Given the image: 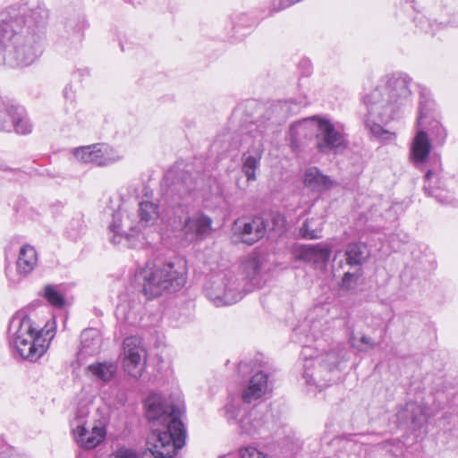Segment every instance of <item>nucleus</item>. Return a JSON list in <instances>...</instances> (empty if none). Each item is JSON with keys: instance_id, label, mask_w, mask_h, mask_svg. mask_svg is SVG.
Returning <instances> with one entry per match:
<instances>
[{"instance_id": "f257e3e1", "label": "nucleus", "mask_w": 458, "mask_h": 458, "mask_svg": "<svg viewBox=\"0 0 458 458\" xmlns=\"http://www.w3.org/2000/svg\"><path fill=\"white\" fill-rule=\"evenodd\" d=\"M410 84L411 79L404 73L387 74L363 97L367 108L365 126L373 137L382 142H390L396 138L394 132L384 129L382 124L395 119L410 105Z\"/></svg>"}, {"instance_id": "f03ea898", "label": "nucleus", "mask_w": 458, "mask_h": 458, "mask_svg": "<svg viewBox=\"0 0 458 458\" xmlns=\"http://www.w3.org/2000/svg\"><path fill=\"white\" fill-rule=\"evenodd\" d=\"M145 408L151 430L147 439L150 455L153 458H174L186 439L184 425L178 418L179 408L168 404L157 394L146 399Z\"/></svg>"}, {"instance_id": "7ed1b4c3", "label": "nucleus", "mask_w": 458, "mask_h": 458, "mask_svg": "<svg viewBox=\"0 0 458 458\" xmlns=\"http://www.w3.org/2000/svg\"><path fill=\"white\" fill-rule=\"evenodd\" d=\"M25 23L13 8L0 15V64L27 66L42 53L41 36Z\"/></svg>"}, {"instance_id": "20e7f679", "label": "nucleus", "mask_w": 458, "mask_h": 458, "mask_svg": "<svg viewBox=\"0 0 458 458\" xmlns=\"http://www.w3.org/2000/svg\"><path fill=\"white\" fill-rule=\"evenodd\" d=\"M10 344L23 360L35 361L47 351L55 335V323H47L41 330L34 327L31 319L23 315L14 316L8 328Z\"/></svg>"}, {"instance_id": "39448f33", "label": "nucleus", "mask_w": 458, "mask_h": 458, "mask_svg": "<svg viewBox=\"0 0 458 458\" xmlns=\"http://www.w3.org/2000/svg\"><path fill=\"white\" fill-rule=\"evenodd\" d=\"M138 277L142 284L143 293L148 299L175 293L186 283L184 267L172 262L147 265L140 270Z\"/></svg>"}, {"instance_id": "423d86ee", "label": "nucleus", "mask_w": 458, "mask_h": 458, "mask_svg": "<svg viewBox=\"0 0 458 458\" xmlns=\"http://www.w3.org/2000/svg\"><path fill=\"white\" fill-rule=\"evenodd\" d=\"M207 297L216 305H232L242 298L241 283L231 272L216 276L205 286Z\"/></svg>"}, {"instance_id": "0eeeda50", "label": "nucleus", "mask_w": 458, "mask_h": 458, "mask_svg": "<svg viewBox=\"0 0 458 458\" xmlns=\"http://www.w3.org/2000/svg\"><path fill=\"white\" fill-rule=\"evenodd\" d=\"M340 361V357L335 352H329L325 358L316 360H308L304 364L303 378L310 386L321 391L333 381V373Z\"/></svg>"}, {"instance_id": "6e6552de", "label": "nucleus", "mask_w": 458, "mask_h": 458, "mask_svg": "<svg viewBox=\"0 0 458 458\" xmlns=\"http://www.w3.org/2000/svg\"><path fill=\"white\" fill-rule=\"evenodd\" d=\"M317 121V148L326 155L338 154L347 148V140L343 129L326 118L313 117Z\"/></svg>"}, {"instance_id": "1a4fd4ad", "label": "nucleus", "mask_w": 458, "mask_h": 458, "mask_svg": "<svg viewBox=\"0 0 458 458\" xmlns=\"http://www.w3.org/2000/svg\"><path fill=\"white\" fill-rule=\"evenodd\" d=\"M225 413L228 421H236L239 425L240 432L249 436L260 434L266 428L268 421L267 411L259 408H253L242 415V410L240 405L230 403L225 406Z\"/></svg>"}, {"instance_id": "9d476101", "label": "nucleus", "mask_w": 458, "mask_h": 458, "mask_svg": "<svg viewBox=\"0 0 458 458\" xmlns=\"http://www.w3.org/2000/svg\"><path fill=\"white\" fill-rule=\"evenodd\" d=\"M425 193L435 199L443 206L456 207L458 200L442 176L441 163L438 157L434 158V167L427 170L424 183Z\"/></svg>"}, {"instance_id": "9b49d317", "label": "nucleus", "mask_w": 458, "mask_h": 458, "mask_svg": "<svg viewBox=\"0 0 458 458\" xmlns=\"http://www.w3.org/2000/svg\"><path fill=\"white\" fill-rule=\"evenodd\" d=\"M434 415L435 412L422 401H410L398 408L396 419L400 426L420 429L427 425L428 420Z\"/></svg>"}, {"instance_id": "f8f14e48", "label": "nucleus", "mask_w": 458, "mask_h": 458, "mask_svg": "<svg viewBox=\"0 0 458 458\" xmlns=\"http://www.w3.org/2000/svg\"><path fill=\"white\" fill-rule=\"evenodd\" d=\"M165 181L169 182L166 198L169 199L170 206L173 208H181L182 201L191 194L196 187L191 175L187 173L176 174L175 172L170 171L165 174Z\"/></svg>"}, {"instance_id": "ddd939ff", "label": "nucleus", "mask_w": 458, "mask_h": 458, "mask_svg": "<svg viewBox=\"0 0 458 458\" xmlns=\"http://www.w3.org/2000/svg\"><path fill=\"white\" fill-rule=\"evenodd\" d=\"M123 344L124 370L132 377H140L142 375L146 360V352L141 345L140 339L136 336L126 337Z\"/></svg>"}, {"instance_id": "4468645a", "label": "nucleus", "mask_w": 458, "mask_h": 458, "mask_svg": "<svg viewBox=\"0 0 458 458\" xmlns=\"http://www.w3.org/2000/svg\"><path fill=\"white\" fill-rule=\"evenodd\" d=\"M428 115V114L424 110V106L421 105L419 108V116L417 119L418 131L413 138L410 149L411 159L417 166L424 164L431 149L430 140L424 126Z\"/></svg>"}, {"instance_id": "2eb2a0df", "label": "nucleus", "mask_w": 458, "mask_h": 458, "mask_svg": "<svg viewBox=\"0 0 458 458\" xmlns=\"http://www.w3.org/2000/svg\"><path fill=\"white\" fill-rule=\"evenodd\" d=\"M0 115L4 116L0 122L8 123L4 128H0V131H11L13 129L19 134H29L31 132L32 124L22 107L8 105L2 101V104H0Z\"/></svg>"}, {"instance_id": "dca6fc26", "label": "nucleus", "mask_w": 458, "mask_h": 458, "mask_svg": "<svg viewBox=\"0 0 458 458\" xmlns=\"http://www.w3.org/2000/svg\"><path fill=\"white\" fill-rule=\"evenodd\" d=\"M123 155L106 143L88 146V163L96 166H106L121 160Z\"/></svg>"}, {"instance_id": "f3484780", "label": "nucleus", "mask_w": 458, "mask_h": 458, "mask_svg": "<svg viewBox=\"0 0 458 458\" xmlns=\"http://www.w3.org/2000/svg\"><path fill=\"white\" fill-rule=\"evenodd\" d=\"M71 431L74 441L78 445L80 451L77 453V458H85L86 451V404L83 402L78 403V408L73 419L70 421Z\"/></svg>"}, {"instance_id": "a211bd4d", "label": "nucleus", "mask_w": 458, "mask_h": 458, "mask_svg": "<svg viewBox=\"0 0 458 458\" xmlns=\"http://www.w3.org/2000/svg\"><path fill=\"white\" fill-rule=\"evenodd\" d=\"M268 226L269 221L261 216H255L244 223L242 226H239L242 242L249 245L254 244L266 235Z\"/></svg>"}, {"instance_id": "6ab92c4d", "label": "nucleus", "mask_w": 458, "mask_h": 458, "mask_svg": "<svg viewBox=\"0 0 458 458\" xmlns=\"http://www.w3.org/2000/svg\"><path fill=\"white\" fill-rule=\"evenodd\" d=\"M268 391V375L263 371L254 374L249 385L242 391V400L250 403L262 397Z\"/></svg>"}, {"instance_id": "aec40b11", "label": "nucleus", "mask_w": 458, "mask_h": 458, "mask_svg": "<svg viewBox=\"0 0 458 458\" xmlns=\"http://www.w3.org/2000/svg\"><path fill=\"white\" fill-rule=\"evenodd\" d=\"M331 249L321 244L309 245L301 250V257L316 268L323 269L330 259Z\"/></svg>"}, {"instance_id": "412c9836", "label": "nucleus", "mask_w": 458, "mask_h": 458, "mask_svg": "<svg viewBox=\"0 0 458 458\" xmlns=\"http://www.w3.org/2000/svg\"><path fill=\"white\" fill-rule=\"evenodd\" d=\"M263 266L264 258L257 254L250 255L242 265L243 274L255 287H261L265 282L262 273Z\"/></svg>"}, {"instance_id": "4be33fe9", "label": "nucleus", "mask_w": 458, "mask_h": 458, "mask_svg": "<svg viewBox=\"0 0 458 458\" xmlns=\"http://www.w3.org/2000/svg\"><path fill=\"white\" fill-rule=\"evenodd\" d=\"M304 184L313 191H322L333 188L336 182L323 174L318 167L311 166L304 173Z\"/></svg>"}, {"instance_id": "5701e85b", "label": "nucleus", "mask_w": 458, "mask_h": 458, "mask_svg": "<svg viewBox=\"0 0 458 458\" xmlns=\"http://www.w3.org/2000/svg\"><path fill=\"white\" fill-rule=\"evenodd\" d=\"M38 264V254L33 246L30 244L23 245L19 251L16 261V270L18 275L27 276L30 274Z\"/></svg>"}, {"instance_id": "b1692460", "label": "nucleus", "mask_w": 458, "mask_h": 458, "mask_svg": "<svg viewBox=\"0 0 458 458\" xmlns=\"http://www.w3.org/2000/svg\"><path fill=\"white\" fill-rule=\"evenodd\" d=\"M346 265L351 268H362L369 257V252L366 244L362 242H352L347 245L344 250Z\"/></svg>"}, {"instance_id": "393cba45", "label": "nucleus", "mask_w": 458, "mask_h": 458, "mask_svg": "<svg viewBox=\"0 0 458 458\" xmlns=\"http://www.w3.org/2000/svg\"><path fill=\"white\" fill-rule=\"evenodd\" d=\"M212 220L205 215H198L188 217L184 222V229L187 233H193L196 237L203 238L211 230Z\"/></svg>"}, {"instance_id": "a878e982", "label": "nucleus", "mask_w": 458, "mask_h": 458, "mask_svg": "<svg viewBox=\"0 0 458 458\" xmlns=\"http://www.w3.org/2000/svg\"><path fill=\"white\" fill-rule=\"evenodd\" d=\"M138 215L140 226L154 225L160 216L159 206L153 201H141L139 204Z\"/></svg>"}, {"instance_id": "bb28decb", "label": "nucleus", "mask_w": 458, "mask_h": 458, "mask_svg": "<svg viewBox=\"0 0 458 458\" xmlns=\"http://www.w3.org/2000/svg\"><path fill=\"white\" fill-rule=\"evenodd\" d=\"M423 105L424 110L428 114L426 119L425 130L427 129L430 135L434 138L437 144L442 145L446 138V131L441 123L436 120L431 119L432 103L429 101L420 102V106Z\"/></svg>"}, {"instance_id": "cd10ccee", "label": "nucleus", "mask_w": 458, "mask_h": 458, "mask_svg": "<svg viewBox=\"0 0 458 458\" xmlns=\"http://www.w3.org/2000/svg\"><path fill=\"white\" fill-rule=\"evenodd\" d=\"M325 220L323 217L306 219L300 227L299 233L301 238L315 240L322 237Z\"/></svg>"}, {"instance_id": "c85d7f7f", "label": "nucleus", "mask_w": 458, "mask_h": 458, "mask_svg": "<svg viewBox=\"0 0 458 458\" xmlns=\"http://www.w3.org/2000/svg\"><path fill=\"white\" fill-rule=\"evenodd\" d=\"M362 276V268H354L353 271L344 272L338 283L339 290L344 293H356Z\"/></svg>"}, {"instance_id": "c756f323", "label": "nucleus", "mask_w": 458, "mask_h": 458, "mask_svg": "<svg viewBox=\"0 0 458 458\" xmlns=\"http://www.w3.org/2000/svg\"><path fill=\"white\" fill-rule=\"evenodd\" d=\"M125 227L123 212L121 210L115 211L108 226L110 233H113L111 240L114 244L120 243L123 237L128 238L129 233Z\"/></svg>"}, {"instance_id": "7c9ffc66", "label": "nucleus", "mask_w": 458, "mask_h": 458, "mask_svg": "<svg viewBox=\"0 0 458 458\" xmlns=\"http://www.w3.org/2000/svg\"><path fill=\"white\" fill-rule=\"evenodd\" d=\"M117 369V366L114 362H99L88 366V370L91 371L92 375L102 382L110 381Z\"/></svg>"}, {"instance_id": "2f4dec72", "label": "nucleus", "mask_w": 458, "mask_h": 458, "mask_svg": "<svg viewBox=\"0 0 458 458\" xmlns=\"http://www.w3.org/2000/svg\"><path fill=\"white\" fill-rule=\"evenodd\" d=\"M260 155H250L249 153H244L242 155V172L244 173L247 180L254 181L256 180V170L259 166Z\"/></svg>"}, {"instance_id": "473e14b6", "label": "nucleus", "mask_w": 458, "mask_h": 458, "mask_svg": "<svg viewBox=\"0 0 458 458\" xmlns=\"http://www.w3.org/2000/svg\"><path fill=\"white\" fill-rule=\"evenodd\" d=\"M43 296L48 303L55 308L62 309L65 304L64 294L58 290L57 285L47 284L43 290Z\"/></svg>"}, {"instance_id": "72a5a7b5", "label": "nucleus", "mask_w": 458, "mask_h": 458, "mask_svg": "<svg viewBox=\"0 0 458 458\" xmlns=\"http://www.w3.org/2000/svg\"><path fill=\"white\" fill-rule=\"evenodd\" d=\"M85 361L86 352L84 351V344L81 340V344L76 352V359L71 363L72 374H74L76 377H81V376L86 373Z\"/></svg>"}, {"instance_id": "f704fd0d", "label": "nucleus", "mask_w": 458, "mask_h": 458, "mask_svg": "<svg viewBox=\"0 0 458 458\" xmlns=\"http://www.w3.org/2000/svg\"><path fill=\"white\" fill-rule=\"evenodd\" d=\"M106 436L105 426H95L92 428L90 435L88 436V450L96 447L104 441Z\"/></svg>"}, {"instance_id": "c9c22d12", "label": "nucleus", "mask_w": 458, "mask_h": 458, "mask_svg": "<svg viewBox=\"0 0 458 458\" xmlns=\"http://www.w3.org/2000/svg\"><path fill=\"white\" fill-rule=\"evenodd\" d=\"M351 345L357 349L359 352H367L369 349H373L377 346V344L369 336L362 335L357 340L354 335L350 336Z\"/></svg>"}, {"instance_id": "e433bc0d", "label": "nucleus", "mask_w": 458, "mask_h": 458, "mask_svg": "<svg viewBox=\"0 0 458 458\" xmlns=\"http://www.w3.org/2000/svg\"><path fill=\"white\" fill-rule=\"evenodd\" d=\"M239 458H271L268 454L258 450L255 447L248 446L239 452Z\"/></svg>"}, {"instance_id": "4c0bfd02", "label": "nucleus", "mask_w": 458, "mask_h": 458, "mask_svg": "<svg viewBox=\"0 0 458 458\" xmlns=\"http://www.w3.org/2000/svg\"><path fill=\"white\" fill-rule=\"evenodd\" d=\"M112 458H140V457L133 450L123 446V447L118 448L112 454Z\"/></svg>"}, {"instance_id": "58836bf2", "label": "nucleus", "mask_w": 458, "mask_h": 458, "mask_svg": "<svg viewBox=\"0 0 458 458\" xmlns=\"http://www.w3.org/2000/svg\"><path fill=\"white\" fill-rule=\"evenodd\" d=\"M271 221L273 223V225L270 227V225L267 227V230H276L277 228H283L285 223L284 216H282L279 213H272L270 215Z\"/></svg>"}, {"instance_id": "ea45409f", "label": "nucleus", "mask_w": 458, "mask_h": 458, "mask_svg": "<svg viewBox=\"0 0 458 458\" xmlns=\"http://www.w3.org/2000/svg\"><path fill=\"white\" fill-rule=\"evenodd\" d=\"M308 123H309V120H303V121H300V122L295 123L291 125L290 133H291V137H292V143L294 142L295 136L297 134H299L301 132V131H302L305 128V126Z\"/></svg>"}, {"instance_id": "a19ab883", "label": "nucleus", "mask_w": 458, "mask_h": 458, "mask_svg": "<svg viewBox=\"0 0 458 458\" xmlns=\"http://www.w3.org/2000/svg\"><path fill=\"white\" fill-rule=\"evenodd\" d=\"M419 25L420 29L426 33L435 34L436 29L433 28V24H431L430 21L427 18H421L419 21Z\"/></svg>"}, {"instance_id": "79ce46f5", "label": "nucleus", "mask_w": 458, "mask_h": 458, "mask_svg": "<svg viewBox=\"0 0 458 458\" xmlns=\"http://www.w3.org/2000/svg\"><path fill=\"white\" fill-rule=\"evenodd\" d=\"M0 458H25L21 454L16 453L12 447H6L0 453Z\"/></svg>"}, {"instance_id": "37998d69", "label": "nucleus", "mask_w": 458, "mask_h": 458, "mask_svg": "<svg viewBox=\"0 0 458 458\" xmlns=\"http://www.w3.org/2000/svg\"><path fill=\"white\" fill-rule=\"evenodd\" d=\"M77 88H75L73 89V85L72 83L67 85L65 88H64V98L66 99H71V101H72L75 98V93L77 91Z\"/></svg>"}, {"instance_id": "c03bdc74", "label": "nucleus", "mask_w": 458, "mask_h": 458, "mask_svg": "<svg viewBox=\"0 0 458 458\" xmlns=\"http://www.w3.org/2000/svg\"><path fill=\"white\" fill-rule=\"evenodd\" d=\"M89 337L94 344H98L100 343L99 331L98 329L88 328V339Z\"/></svg>"}, {"instance_id": "a18cd8bd", "label": "nucleus", "mask_w": 458, "mask_h": 458, "mask_svg": "<svg viewBox=\"0 0 458 458\" xmlns=\"http://www.w3.org/2000/svg\"><path fill=\"white\" fill-rule=\"evenodd\" d=\"M86 156V147L81 146L73 149V157L77 160H83Z\"/></svg>"}, {"instance_id": "49530a36", "label": "nucleus", "mask_w": 458, "mask_h": 458, "mask_svg": "<svg viewBox=\"0 0 458 458\" xmlns=\"http://www.w3.org/2000/svg\"><path fill=\"white\" fill-rule=\"evenodd\" d=\"M287 107V102L278 103L271 106L267 111H271L272 113L278 112L279 110H283Z\"/></svg>"}, {"instance_id": "de8ad7c7", "label": "nucleus", "mask_w": 458, "mask_h": 458, "mask_svg": "<svg viewBox=\"0 0 458 458\" xmlns=\"http://www.w3.org/2000/svg\"><path fill=\"white\" fill-rule=\"evenodd\" d=\"M219 458H239V454H227L225 455H223Z\"/></svg>"}, {"instance_id": "09e8293b", "label": "nucleus", "mask_w": 458, "mask_h": 458, "mask_svg": "<svg viewBox=\"0 0 458 458\" xmlns=\"http://www.w3.org/2000/svg\"><path fill=\"white\" fill-rule=\"evenodd\" d=\"M0 104H2V100H0ZM7 123H6V122H4V123L0 122V128H4L7 125Z\"/></svg>"}, {"instance_id": "8fccbe9b", "label": "nucleus", "mask_w": 458, "mask_h": 458, "mask_svg": "<svg viewBox=\"0 0 458 458\" xmlns=\"http://www.w3.org/2000/svg\"><path fill=\"white\" fill-rule=\"evenodd\" d=\"M80 82H81V84L79 86V89H80L81 93H82L83 92V85L81 84V80H80Z\"/></svg>"}, {"instance_id": "3c124183", "label": "nucleus", "mask_w": 458, "mask_h": 458, "mask_svg": "<svg viewBox=\"0 0 458 458\" xmlns=\"http://www.w3.org/2000/svg\"><path fill=\"white\" fill-rule=\"evenodd\" d=\"M128 228H129L130 230H133V227L131 225V224H129V225H128Z\"/></svg>"}, {"instance_id": "603ef678", "label": "nucleus", "mask_w": 458, "mask_h": 458, "mask_svg": "<svg viewBox=\"0 0 458 458\" xmlns=\"http://www.w3.org/2000/svg\"><path fill=\"white\" fill-rule=\"evenodd\" d=\"M4 116L3 115H0V120H3Z\"/></svg>"}]
</instances>
